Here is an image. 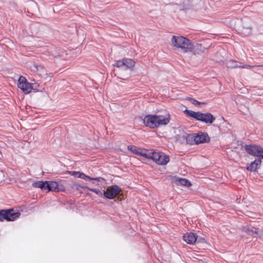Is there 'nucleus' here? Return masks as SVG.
Here are the masks:
<instances>
[{
    "mask_svg": "<svg viewBox=\"0 0 263 263\" xmlns=\"http://www.w3.org/2000/svg\"><path fill=\"white\" fill-rule=\"evenodd\" d=\"M170 120L171 116L169 114L164 115L148 114L143 119V123L146 127L154 128L167 125Z\"/></svg>",
    "mask_w": 263,
    "mask_h": 263,
    "instance_id": "f257e3e1",
    "label": "nucleus"
},
{
    "mask_svg": "<svg viewBox=\"0 0 263 263\" xmlns=\"http://www.w3.org/2000/svg\"><path fill=\"white\" fill-rule=\"evenodd\" d=\"M32 186L39 188L45 192H65L66 189L64 185L60 182L57 181H36L32 183Z\"/></svg>",
    "mask_w": 263,
    "mask_h": 263,
    "instance_id": "f03ea898",
    "label": "nucleus"
},
{
    "mask_svg": "<svg viewBox=\"0 0 263 263\" xmlns=\"http://www.w3.org/2000/svg\"><path fill=\"white\" fill-rule=\"evenodd\" d=\"M183 112L187 117L196 121H200L206 124H212L215 120V117L210 112L203 113L200 111H195L186 108Z\"/></svg>",
    "mask_w": 263,
    "mask_h": 263,
    "instance_id": "7ed1b4c3",
    "label": "nucleus"
},
{
    "mask_svg": "<svg viewBox=\"0 0 263 263\" xmlns=\"http://www.w3.org/2000/svg\"><path fill=\"white\" fill-rule=\"evenodd\" d=\"M172 41L174 46L181 48L183 52H190L192 48V42L186 37L182 36L174 35Z\"/></svg>",
    "mask_w": 263,
    "mask_h": 263,
    "instance_id": "20e7f679",
    "label": "nucleus"
},
{
    "mask_svg": "<svg viewBox=\"0 0 263 263\" xmlns=\"http://www.w3.org/2000/svg\"><path fill=\"white\" fill-rule=\"evenodd\" d=\"M21 214L18 212H14L13 209L0 210V222L6 220L13 221L15 220Z\"/></svg>",
    "mask_w": 263,
    "mask_h": 263,
    "instance_id": "39448f33",
    "label": "nucleus"
},
{
    "mask_svg": "<svg viewBox=\"0 0 263 263\" xmlns=\"http://www.w3.org/2000/svg\"><path fill=\"white\" fill-rule=\"evenodd\" d=\"M135 65V62L134 60L126 58L117 60L113 64L114 66L119 68L123 70H133Z\"/></svg>",
    "mask_w": 263,
    "mask_h": 263,
    "instance_id": "423d86ee",
    "label": "nucleus"
},
{
    "mask_svg": "<svg viewBox=\"0 0 263 263\" xmlns=\"http://www.w3.org/2000/svg\"><path fill=\"white\" fill-rule=\"evenodd\" d=\"M121 191V188L118 185L108 186L106 190L103 192L104 198L108 199H114L117 195L120 194Z\"/></svg>",
    "mask_w": 263,
    "mask_h": 263,
    "instance_id": "0eeeda50",
    "label": "nucleus"
},
{
    "mask_svg": "<svg viewBox=\"0 0 263 263\" xmlns=\"http://www.w3.org/2000/svg\"><path fill=\"white\" fill-rule=\"evenodd\" d=\"M152 160L159 165H165L170 161V157L168 155L159 151H154Z\"/></svg>",
    "mask_w": 263,
    "mask_h": 263,
    "instance_id": "6e6552de",
    "label": "nucleus"
},
{
    "mask_svg": "<svg viewBox=\"0 0 263 263\" xmlns=\"http://www.w3.org/2000/svg\"><path fill=\"white\" fill-rule=\"evenodd\" d=\"M245 151L250 155L260 158L263 152V147L256 144H246L245 146Z\"/></svg>",
    "mask_w": 263,
    "mask_h": 263,
    "instance_id": "1a4fd4ad",
    "label": "nucleus"
},
{
    "mask_svg": "<svg viewBox=\"0 0 263 263\" xmlns=\"http://www.w3.org/2000/svg\"><path fill=\"white\" fill-rule=\"evenodd\" d=\"M17 87L25 94H28L31 91V83L22 76H20L18 79Z\"/></svg>",
    "mask_w": 263,
    "mask_h": 263,
    "instance_id": "9d476101",
    "label": "nucleus"
},
{
    "mask_svg": "<svg viewBox=\"0 0 263 263\" xmlns=\"http://www.w3.org/2000/svg\"><path fill=\"white\" fill-rule=\"evenodd\" d=\"M195 135V144L208 143L210 141V137L207 133L199 132Z\"/></svg>",
    "mask_w": 263,
    "mask_h": 263,
    "instance_id": "9b49d317",
    "label": "nucleus"
},
{
    "mask_svg": "<svg viewBox=\"0 0 263 263\" xmlns=\"http://www.w3.org/2000/svg\"><path fill=\"white\" fill-rule=\"evenodd\" d=\"M261 160L260 158H256L246 167L247 171L251 172H256L261 166Z\"/></svg>",
    "mask_w": 263,
    "mask_h": 263,
    "instance_id": "f8f14e48",
    "label": "nucleus"
},
{
    "mask_svg": "<svg viewBox=\"0 0 263 263\" xmlns=\"http://www.w3.org/2000/svg\"><path fill=\"white\" fill-rule=\"evenodd\" d=\"M197 234L193 232H189L183 235V239L189 245H193L197 240Z\"/></svg>",
    "mask_w": 263,
    "mask_h": 263,
    "instance_id": "ddd939ff",
    "label": "nucleus"
},
{
    "mask_svg": "<svg viewBox=\"0 0 263 263\" xmlns=\"http://www.w3.org/2000/svg\"><path fill=\"white\" fill-rule=\"evenodd\" d=\"M207 48L202 46L201 44L197 43L194 44L192 42V48L190 52H192L194 55H199L203 53L205 49Z\"/></svg>",
    "mask_w": 263,
    "mask_h": 263,
    "instance_id": "4468645a",
    "label": "nucleus"
},
{
    "mask_svg": "<svg viewBox=\"0 0 263 263\" xmlns=\"http://www.w3.org/2000/svg\"><path fill=\"white\" fill-rule=\"evenodd\" d=\"M242 231L253 237L259 236V232L256 229L254 228L252 226H244L242 228Z\"/></svg>",
    "mask_w": 263,
    "mask_h": 263,
    "instance_id": "2eb2a0df",
    "label": "nucleus"
},
{
    "mask_svg": "<svg viewBox=\"0 0 263 263\" xmlns=\"http://www.w3.org/2000/svg\"><path fill=\"white\" fill-rule=\"evenodd\" d=\"M183 138L185 140L186 143L190 145L195 144V134L185 133L183 135Z\"/></svg>",
    "mask_w": 263,
    "mask_h": 263,
    "instance_id": "dca6fc26",
    "label": "nucleus"
},
{
    "mask_svg": "<svg viewBox=\"0 0 263 263\" xmlns=\"http://www.w3.org/2000/svg\"><path fill=\"white\" fill-rule=\"evenodd\" d=\"M68 173L76 178H80L86 181H87V178H88V175L80 171H68Z\"/></svg>",
    "mask_w": 263,
    "mask_h": 263,
    "instance_id": "f3484780",
    "label": "nucleus"
},
{
    "mask_svg": "<svg viewBox=\"0 0 263 263\" xmlns=\"http://www.w3.org/2000/svg\"><path fill=\"white\" fill-rule=\"evenodd\" d=\"M176 183H177L180 185H183V186H185L186 187H190V186H192V183L191 182V181L185 178L178 177L176 179Z\"/></svg>",
    "mask_w": 263,
    "mask_h": 263,
    "instance_id": "a211bd4d",
    "label": "nucleus"
},
{
    "mask_svg": "<svg viewBox=\"0 0 263 263\" xmlns=\"http://www.w3.org/2000/svg\"><path fill=\"white\" fill-rule=\"evenodd\" d=\"M185 100L187 101H189L190 102H191L192 103V104L194 105L195 106H198V105H199L201 104H205V103L203 102H199V101H197V100H196L195 99L190 97H186Z\"/></svg>",
    "mask_w": 263,
    "mask_h": 263,
    "instance_id": "6ab92c4d",
    "label": "nucleus"
},
{
    "mask_svg": "<svg viewBox=\"0 0 263 263\" xmlns=\"http://www.w3.org/2000/svg\"><path fill=\"white\" fill-rule=\"evenodd\" d=\"M127 148L128 151L137 155H139V153H140V151L141 150L140 148L132 145H128Z\"/></svg>",
    "mask_w": 263,
    "mask_h": 263,
    "instance_id": "aec40b11",
    "label": "nucleus"
},
{
    "mask_svg": "<svg viewBox=\"0 0 263 263\" xmlns=\"http://www.w3.org/2000/svg\"><path fill=\"white\" fill-rule=\"evenodd\" d=\"M153 153L154 151L151 152L149 153H147L145 152H142L141 149L138 156H142L145 158L150 159L152 160Z\"/></svg>",
    "mask_w": 263,
    "mask_h": 263,
    "instance_id": "412c9836",
    "label": "nucleus"
},
{
    "mask_svg": "<svg viewBox=\"0 0 263 263\" xmlns=\"http://www.w3.org/2000/svg\"><path fill=\"white\" fill-rule=\"evenodd\" d=\"M87 190L96 193L100 197H104L103 192L100 189L88 187Z\"/></svg>",
    "mask_w": 263,
    "mask_h": 263,
    "instance_id": "4be33fe9",
    "label": "nucleus"
},
{
    "mask_svg": "<svg viewBox=\"0 0 263 263\" xmlns=\"http://www.w3.org/2000/svg\"><path fill=\"white\" fill-rule=\"evenodd\" d=\"M239 66H240L239 63L235 61H230L228 63V66L230 68H237L239 67Z\"/></svg>",
    "mask_w": 263,
    "mask_h": 263,
    "instance_id": "5701e85b",
    "label": "nucleus"
},
{
    "mask_svg": "<svg viewBox=\"0 0 263 263\" xmlns=\"http://www.w3.org/2000/svg\"><path fill=\"white\" fill-rule=\"evenodd\" d=\"M87 180L89 181L92 182V183H94V181H105V179L102 177H91L88 176V178H87Z\"/></svg>",
    "mask_w": 263,
    "mask_h": 263,
    "instance_id": "b1692460",
    "label": "nucleus"
},
{
    "mask_svg": "<svg viewBox=\"0 0 263 263\" xmlns=\"http://www.w3.org/2000/svg\"><path fill=\"white\" fill-rule=\"evenodd\" d=\"M72 187L75 188L77 190H78L79 189H88L87 186L85 185H82L80 184L77 183L76 182H73L72 183Z\"/></svg>",
    "mask_w": 263,
    "mask_h": 263,
    "instance_id": "393cba45",
    "label": "nucleus"
},
{
    "mask_svg": "<svg viewBox=\"0 0 263 263\" xmlns=\"http://www.w3.org/2000/svg\"><path fill=\"white\" fill-rule=\"evenodd\" d=\"M39 87V85L36 83H31V90H33V92H39L41 91L39 89H38V87Z\"/></svg>",
    "mask_w": 263,
    "mask_h": 263,
    "instance_id": "a878e982",
    "label": "nucleus"
},
{
    "mask_svg": "<svg viewBox=\"0 0 263 263\" xmlns=\"http://www.w3.org/2000/svg\"><path fill=\"white\" fill-rule=\"evenodd\" d=\"M197 238L198 239H197V240H196V241L197 242L204 243V242H206V239L204 237H201V236H198L197 235Z\"/></svg>",
    "mask_w": 263,
    "mask_h": 263,
    "instance_id": "bb28decb",
    "label": "nucleus"
},
{
    "mask_svg": "<svg viewBox=\"0 0 263 263\" xmlns=\"http://www.w3.org/2000/svg\"><path fill=\"white\" fill-rule=\"evenodd\" d=\"M239 64H240V66H239V68L249 69L251 67V66L249 65L242 64L241 63H239Z\"/></svg>",
    "mask_w": 263,
    "mask_h": 263,
    "instance_id": "cd10ccee",
    "label": "nucleus"
}]
</instances>
